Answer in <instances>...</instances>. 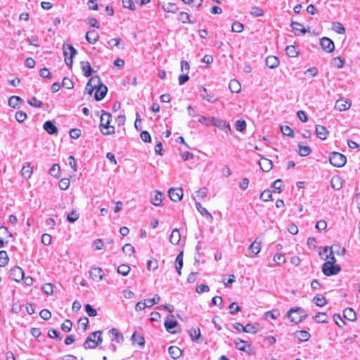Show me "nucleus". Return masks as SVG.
<instances>
[{"instance_id":"nucleus-1","label":"nucleus","mask_w":360,"mask_h":360,"mask_svg":"<svg viewBox=\"0 0 360 360\" xmlns=\"http://www.w3.org/2000/svg\"><path fill=\"white\" fill-rule=\"evenodd\" d=\"M101 131L104 135H110L115 133V127L110 126L111 115L108 112H103L100 118Z\"/></svg>"},{"instance_id":"nucleus-2","label":"nucleus","mask_w":360,"mask_h":360,"mask_svg":"<svg viewBox=\"0 0 360 360\" xmlns=\"http://www.w3.org/2000/svg\"><path fill=\"white\" fill-rule=\"evenodd\" d=\"M102 342V337L101 331H95L91 333L86 339L84 343L85 349H94Z\"/></svg>"},{"instance_id":"nucleus-3","label":"nucleus","mask_w":360,"mask_h":360,"mask_svg":"<svg viewBox=\"0 0 360 360\" xmlns=\"http://www.w3.org/2000/svg\"><path fill=\"white\" fill-rule=\"evenodd\" d=\"M63 55L66 65L71 68L72 65V58L77 54V50L69 44H63Z\"/></svg>"},{"instance_id":"nucleus-4","label":"nucleus","mask_w":360,"mask_h":360,"mask_svg":"<svg viewBox=\"0 0 360 360\" xmlns=\"http://www.w3.org/2000/svg\"><path fill=\"white\" fill-rule=\"evenodd\" d=\"M330 163L336 167H343L347 162L346 157L338 152H333L330 153L329 158Z\"/></svg>"},{"instance_id":"nucleus-5","label":"nucleus","mask_w":360,"mask_h":360,"mask_svg":"<svg viewBox=\"0 0 360 360\" xmlns=\"http://www.w3.org/2000/svg\"><path fill=\"white\" fill-rule=\"evenodd\" d=\"M340 270V266L335 263L325 262L322 266L323 273L328 276L336 275Z\"/></svg>"},{"instance_id":"nucleus-6","label":"nucleus","mask_w":360,"mask_h":360,"mask_svg":"<svg viewBox=\"0 0 360 360\" xmlns=\"http://www.w3.org/2000/svg\"><path fill=\"white\" fill-rule=\"evenodd\" d=\"M101 79L98 76L92 77L87 82L85 87V92L91 95L93 91L96 89L97 86L100 84Z\"/></svg>"},{"instance_id":"nucleus-7","label":"nucleus","mask_w":360,"mask_h":360,"mask_svg":"<svg viewBox=\"0 0 360 360\" xmlns=\"http://www.w3.org/2000/svg\"><path fill=\"white\" fill-rule=\"evenodd\" d=\"M168 195L172 201L179 202L183 198V189L181 188H172L168 191Z\"/></svg>"},{"instance_id":"nucleus-8","label":"nucleus","mask_w":360,"mask_h":360,"mask_svg":"<svg viewBox=\"0 0 360 360\" xmlns=\"http://www.w3.org/2000/svg\"><path fill=\"white\" fill-rule=\"evenodd\" d=\"M300 311L302 309L300 307L292 308L287 312L286 316L292 323H298L302 320L301 316L297 315L298 311Z\"/></svg>"},{"instance_id":"nucleus-9","label":"nucleus","mask_w":360,"mask_h":360,"mask_svg":"<svg viewBox=\"0 0 360 360\" xmlns=\"http://www.w3.org/2000/svg\"><path fill=\"white\" fill-rule=\"evenodd\" d=\"M261 241L256 238L248 247L249 256L255 257L261 251Z\"/></svg>"},{"instance_id":"nucleus-10","label":"nucleus","mask_w":360,"mask_h":360,"mask_svg":"<svg viewBox=\"0 0 360 360\" xmlns=\"http://www.w3.org/2000/svg\"><path fill=\"white\" fill-rule=\"evenodd\" d=\"M10 277L16 282H20L24 278V271L19 266H14L10 270Z\"/></svg>"},{"instance_id":"nucleus-11","label":"nucleus","mask_w":360,"mask_h":360,"mask_svg":"<svg viewBox=\"0 0 360 360\" xmlns=\"http://www.w3.org/2000/svg\"><path fill=\"white\" fill-rule=\"evenodd\" d=\"M320 45L323 50L328 53H331L335 49L333 41L328 37L321 38L320 39Z\"/></svg>"},{"instance_id":"nucleus-12","label":"nucleus","mask_w":360,"mask_h":360,"mask_svg":"<svg viewBox=\"0 0 360 360\" xmlns=\"http://www.w3.org/2000/svg\"><path fill=\"white\" fill-rule=\"evenodd\" d=\"M177 325L178 323L176 320L174 319L173 315L167 316L165 321V326L167 332H169V333H176V332L173 329L176 328Z\"/></svg>"},{"instance_id":"nucleus-13","label":"nucleus","mask_w":360,"mask_h":360,"mask_svg":"<svg viewBox=\"0 0 360 360\" xmlns=\"http://www.w3.org/2000/svg\"><path fill=\"white\" fill-rule=\"evenodd\" d=\"M211 122L212 125L215 126L221 130L226 128L229 129L230 132H231V128L230 124L227 123L226 121L223 120L222 119L212 117Z\"/></svg>"},{"instance_id":"nucleus-14","label":"nucleus","mask_w":360,"mask_h":360,"mask_svg":"<svg viewBox=\"0 0 360 360\" xmlns=\"http://www.w3.org/2000/svg\"><path fill=\"white\" fill-rule=\"evenodd\" d=\"M108 91V89L106 86L102 84L101 82L96 88V93L94 95V98L96 101L102 100L105 96L106 95Z\"/></svg>"},{"instance_id":"nucleus-15","label":"nucleus","mask_w":360,"mask_h":360,"mask_svg":"<svg viewBox=\"0 0 360 360\" xmlns=\"http://www.w3.org/2000/svg\"><path fill=\"white\" fill-rule=\"evenodd\" d=\"M89 276L93 280L98 282L103 278L104 273L101 268H92L89 270Z\"/></svg>"},{"instance_id":"nucleus-16","label":"nucleus","mask_w":360,"mask_h":360,"mask_svg":"<svg viewBox=\"0 0 360 360\" xmlns=\"http://www.w3.org/2000/svg\"><path fill=\"white\" fill-rule=\"evenodd\" d=\"M150 201L155 206H160L162 202V193L160 191H154L150 195Z\"/></svg>"},{"instance_id":"nucleus-17","label":"nucleus","mask_w":360,"mask_h":360,"mask_svg":"<svg viewBox=\"0 0 360 360\" xmlns=\"http://www.w3.org/2000/svg\"><path fill=\"white\" fill-rule=\"evenodd\" d=\"M351 106V103L348 100H338L335 103V108L339 111H345L348 110Z\"/></svg>"},{"instance_id":"nucleus-18","label":"nucleus","mask_w":360,"mask_h":360,"mask_svg":"<svg viewBox=\"0 0 360 360\" xmlns=\"http://www.w3.org/2000/svg\"><path fill=\"white\" fill-rule=\"evenodd\" d=\"M99 39V34L96 30H90L86 34V41L91 44H94Z\"/></svg>"},{"instance_id":"nucleus-19","label":"nucleus","mask_w":360,"mask_h":360,"mask_svg":"<svg viewBox=\"0 0 360 360\" xmlns=\"http://www.w3.org/2000/svg\"><path fill=\"white\" fill-rule=\"evenodd\" d=\"M109 333L112 335V341H115L117 343H122L123 342V335L117 329L112 328L109 330Z\"/></svg>"},{"instance_id":"nucleus-20","label":"nucleus","mask_w":360,"mask_h":360,"mask_svg":"<svg viewBox=\"0 0 360 360\" xmlns=\"http://www.w3.org/2000/svg\"><path fill=\"white\" fill-rule=\"evenodd\" d=\"M259 165L261 169L265 172L270 171L272 168V162L267 158H261Z\"/></svg>"},{"instance_id":"nucleus-21","label":"nucleus","mask_w":360,"mask_h":360,"mask_svg":"<svg viewBox=\"0 0 360 360\" xmlns=\"http://www.w3.org/2000/svg\"><path fill=\"white\" fill-rule=\"evenodd\" d=\"M317 136L321 140H326L328 137V131L326 127L322 125H317L316 127Z\"/></svg>"},{"instance_id":"nucleus-22","label":"nucleus","mask_w":360,"mask_h":360,"mask_svg":"<svg viewBox=\"0 0 360 360\" xmlns=\"http://www.w3.org/2000/svg\"><path fill=\"white\" fill-rule=\"evenodd\" d=\"M291 27L296 35L304 34L308 32L301 23L297 22H292Z\"/></svg>"},{"instance_id":"nucleus-23","label":"nucleus","mask_w":360,"mask_h":360,"mask_svg":"<svg viewBox=\"0 0 360 360\" xmlns=\"http://www.w3.org/2000/svg\"><path fill=\"white\" fill-rule=\"evenodd\" d=\"M266 65L271 69L277 68L279 65V60L277 57L269 56L266 58Z\"/></svg>"},{"instance_id":"nucleus-24","label":"nucleus","mask_w":360,"mask_h":360,"mask_svg":"<svg viewBox=\"0 0 360 360\" xmlns=\"http://www.w3.org/2000/svg\"><path fill=\"white\" fill-rule=\"evenodd\" d=\"M193 199L195 201V207L197 210L200 212V214L202 216H205L209 217L210 219H212V214L206 210V208L203 207L202 205L195 200V196H192Z\"/></svg>"},{"instance_id":"nucleus-25","label":"nucleus","mask_w":360,"mask_h":360,"mask_svg":"<svg viewBox=\"0 0 360 360\" xmlns=\"http://www.w3.org/2000/svg\"><path fill=\"white\" fill-rule=\"evenodd\" d=\"M168 352L170 356L174 359H179L182 353L180 348L176 346H170L168 349Z\"/></svg>"},{"instance_id":"nucleus-26","label":"nucleus","mask_w":360,"mask_h":360,"mask_svg":"<svg viewBox=\"0 0 360 360\" xmlns=\"http://www.w3.org/2000/svg\"><path fill=\"white\" fill-rule=\"evenodd\" d=\"M181 239V234L177 229H174L169 236V242L173 245H177Z\"/></svg>"},{"instance_id":"nucleus-27","label":"nucleus","mask_w":360,"mask_h":360,"mask_svg":"<svg viewBox=\"0 0 360 360\" xmlns=\"http://www.w3.org/2000/svg\"><path fill=\"white\" fill-rule=\"evenodd\" d=\"M183 258H184V254H183V252H181L177 255L176 260H175V263H174L175 269L179 275H181V271L183 267V263H184Z\"/></svg>"},{"instance_id":"nucleus-28","label":"nucleus","mask_w":360,"mask_h":360,"mask_svg":"<svg viewBox=\"0 0 360 360\" xmlns=\"http://www.w3.org/2000/svg\"><path fill=\"white\" fill-rule=\"evenodd\" d=\"M43 127L49 134H53L58 131V128L51 121L45 122Z\"/></svg>"},{"instance_id":"nucleus-29","label":"nucleus","mask_w":360,"mask_h":360,"mask_svg":"<svg viewBox=\"0 0 360 360\" xmlns=\"http://www.w3.org/2000/svg\"><path fill=\"white\" fill-rule=\"evenodd\" d=\"M313 302L319 307H323L327 304V300L323 295L317 294L314 296Z\"/></svg>"},{"instance_id":"nucleus-30","label":"nucleus","mask_w":360,"mask_h":360,"mask_svg":"<svg viewBox=\"0 0 360 360\" xmlns=\"http://www.w3.org/2000/svg\"><path fill=\"white\" fill-rule=\"evenodd\" d=\"M20 172L23 178L29 179L32 174V168L30 164L23 165Z\"/></svg>"},{"instance_id":"nucleus-31","label":"nucleus","mask_w":360,"mask_h":360,"mask_svg":"<svg viewBox=\"0 0 360 360\" xmlns=\"http://www.w3.org/2000/svg\"><path fill=\"white\" fill-rule=\"evenodd\" d=\"M344 317L350 321H354L356 320V313L352 308H347L343 311Z\"/></svg>"},{"instance_id":"nucleus-32","label":"nucleus","mask_w":360,"mask_h":360,"mask_svg":"<svg viewBox=\"0 0 360 360\" xmlns=\"http://www.w3.org/2000/svg\"><path fill=\"white\" fill-rule=\"evenodd\" d=\"M81 66L82 71L84 72V75L85 77H89L92 74V69L91 68V65L88 61H82Z\"/></svg>"},{"instance_id":"nucleus-33","label":"nucleus","mask_w":360,"mask_h":360,"mask_svg":"<svg viewBox=\"0 0 360 360\" xmlns=\"http://www.w3.org/2000/svg\"><path fill=\"white\" fill-rule=\"evenodd\" d=\"M229 87L231 91L233 93H238L241 89L240 84L236 79H232L230 81Z\"/></svg>"},{"instance_id":"nucleus-34","label":"nucleus","mask_w":360,"mask_h":360,"mask_svg":"<svg viewBox=\"0 0 360 360\" xmlns=\"http://www.w3.org/2000/svg\"><path fill=\"white\" fill-rule=\"evenodd\" d=\"M314 319L317 323H326L328 321V317L326 313L319 312L314 317Z\"/></svg>"},{"instance_id":"nucleus-35","label":"nucleus","mask_w":360,"mask_h":360,"mask_svg":"<svg viewBox=\"0 0 360 360\" xmlns=\"http://www.w3.org/2000/svg\"><path fill=\"white\" fill-rule=\"evenodd\" d=\"M200 96L203 99H205L209 103H214L217 100V98H214L213 96L209 94L207 89L205 87H202Z\"/></svg>"},{"instance_id":"nucleus-36","label":"nucleus","mask_w":360,"mask_h":360,"mask_svg":"<svg viewBox=\"0 0 360 360\" xmlns=\"http://www.w3.org/2000/svg\"><path fill=\"white\" fill-rule=\"evenodd\" d=\"M295 336L300 341H307L311 337L310 334L306 330L297 331Z\"/></svg>"},{"instance_id":"nucleus-37","label":"nucleus","mask_w":360,"mask_h":360,"mask_svg":"<svg viewBox=\"0 0 360 360\" xmlns=\"http://www.w3.org/2000/svg\"><path fill=\"white\" fill-rule=\"evenodd\" d=\"M234 344L236 347L240 351L248 352V350H246V347L248 345V343L246 341L242 340L240 339L235 340Z\"/></svg>"},{"instance_id":"nucleus-38","label":"nucleus","mask_w":360,"mask_h":360,"mask_svg":"<svg viewBox=\"0 0 360 360\" xmlns=\"http://www.w3.org/2000/svg\"><path fill=\"white\" fill-rule=\"evenodd\" d=\"M330 250H333V252L338 255H345L346 253V250L345 248H341L338 244H334L333 245L330 247Z\"/></svg>"},{"instance_id":"nucleus-39","label":"nucleus","mask_w":360,"mask_h":360,"mask_svg":"<svg viewBox=\"0 0 360 360\" xmlns=\"http://www.w3.org/2000/svg\"><path fill=\"white\" fill-rule=\"evenodd\" d=\"M285 51L286 54L291 58H295L299 54V52L297 51V49L292 45L288 46L285 48Z\"/></svg>"},{"instance_id":"nucleus-40","label":"nucleus","mask_w":360,"mask_h":360,"mask_svg":"<svg viewBox=\"0 0 360 360\" xmlns=\"http://www.w3.org/2000/svg\"><path fill=\"white\" fill-rule=\"evenodd\" d=\"M331 186L335 190H340L342 188L341 179L338 176H333L331 179Z\"/></svg>"},{"instance_id":"nucleus-41","label":"nucleus","mask_w":360,"mask_h":360,"mask_svg":"<svg viewBox=\"0 0 360 360\" xmlns=\"http://www.w3.org/2000/svg\"><path fill=\"white\" fill-rule=\"evenodd\" d=\"M200 335V330L199 328H192L190 331V336L193 342H198Z\"/></svg>"},{"instance_id":"nucleus-42","label":"nucleus","mask_w":360,"mask_h":360,"mask_svg":"<svg viewBox=\"0 0 360 360\" xmlns=\"http://www.w3.org/2000/svg\"><path fill=\"white\" fill-rule=\"evenodd\" d=\"M131 340L134 343H136L140 346H143L145 344L144 338L142 335L136 334L134 333L131 336Z\"/></svg>"},{"instance_id":"nucleus-43","label":"nucleus","mask_w":360,"mask_h":360,"mask_svg":"<svg viewBox=\"0 0 360 360\" xmlns=\"http://www.w3.org/2000/svg\"><path fill=\"white\" fill-rule=\"evenodd\" d=\"M21 101H22V99L20 97L16 96H12L8 99V105H9V106L15 108L17 106H18V105L20 104V103Z\"/></svg>"},{"instance_id":"nucleus-44","label":"nucleus","mask_w":360,"mask_h":360,"mask_svg":"<svg viewBox=\"0 0 360 360\" xmlns=\"http://www.w3.org/2000/svg\"><path fill=\"white\" fill-rule=\"evenodd\" d=\"M332 30L338 34H345V29L342 23L336 22L332 25Z\"/></svg>"},{"instance_id":"nucleus-45","label":"nucleus","mask_w":360,"mask_h":360,"mask_svg":"<svg viewBox=\"0 0 360 360\" xmlns=\"http://www.w3.org/2000/svg\"><path fill=\"white\" fill-rule=\"evenodd\" d=\"M299 146V153L301 156H307L311 152V150L308 146H302L301 144L298 145Z\"/></svg>"},{"instance_id":"nucleus-46","label":"nucleus","mask_w":360,"mask_h":360,"mask_svg":"<svg viewBox=\"0 0 360 360\" xmlns=\"http://www.w3.org/2000/svg\"><path fill=\"white\" fill-rule=\"evenodd\" d=\"M178 20L182 23H193V22L190 20L189 15L186 12H181L179 14Z\"/></svg>"},{"instance_id":"nucleus-47","label":"nucleus","mask_w":360,"mask_h":360,"mask_svg":"<svg viewBox=\"0 0 360 360\" xmlns=\"http://www.w3.org/2000/svg\"><path fill=\"white\" fill-rule=\"evenodd\" d=\"M60 166L58 164H54L49 169V173L53 177H58L60 175Z\"/></svg>"},{"instance_id":"nucleus-48","label":"nucleus","mask_w":360,"mask_h":360,"mask_svg":"<svg viewBox=\"0 0 360 360\" xmlns=\"http://www.w3.org/2000/svg\"><path fill=\"white\" fill-rule=\"evenodd\" d=\"M8 262V257L7 255V252L6 251L1 250L0 251V266H5Z\"/></svg>"},{"instance_id":"nucleus-49","label":"nucleus","mask_w":360,"mask_h":360,"mask_svg":"<svg viewBox=\"0 0 360 360\" xmlns=\"http://www.w3.org/2000/svg\"><path fill=\"white\" fill-rule=\"evenodd\" d=\"M281 130L284 136L291 138L294 137V131L290 127L281 126Z\"/></svg>"},{"instance_id":"nucleus-50","label":"nucleus","mask_w":360,"mask_h":360,"mask_svg":"<svg viewBox=\"0 0 360 360\" xmlns=\"http://www.w3.org/2000/svg\"><path fill=\"white\" fill-rule=\"evenodd\" d=\"M280 316V311L278 309H274L271 311H269L264 314L265 319H268L269 317L272 319H276Z\"/></svg>"},{"instance_id":"nucleus-51","label":"nucleus","mask_w":360,"mask_h":360,"mask_svg":"<svg viewBox=\"0 0 360 360\" xmlns=\"http://www.w3.org/2000/svg\"><path fill=\"white\" fill-rule=\"evenodd\" d=\"M231 29L234 32L240 33L244 30V26L241 22L236 21L232 24Z\"/></svg>"},{"instance_id":"nucleus-52","label":"nucleus","mask_w":360,"mask_h":360,"mask_svg":"<svg viewBox=\"0 0 360 360\" xmlns=\"http://www.w3.org/2000/svg\"><path fill=\"white\" fill-rule=\"evenodd\" d=\"M130 269H130V267L128 265H127V264H121L117 268V272L120 274L125 276L128 275Z\"/></svg>"},{"instance_id":"nucleus-53","label":"nucleus","mask_w":360,"mask_h":360,"mask_svg":"<svg viewBox=\"0 0 360 360\" xmlns=\"http://www.w3.org/2000/svg\"><path fill=\"white\" fill-rule=\"evenodd\" d=\"M122 251L125 255H131L135 252V249L131 244L127 243L122 247Z\"/></svg>"},{"instance_id":"nucleus-54","label":"nucleus","mask_w":360,"mask_h":360,"mask_svg":"<svg viewBox=\"0 0 360 360\" xmlns=\"http://www.w3.org/2000/svg\"><path fill=\"white\" fill-rule=\"evenodd\" d=\"M160 297L158 294L155 295V297L152 299L145 300L148 307H150L153 306L154 304H158L160 302Z\"/></svg>"},{"instance_id":"nucleus-55","label":"nucleus","mask_w":360,"mask_h":360,"mask_svg":"<svg viewBox=\"0 0 360 360\" xmlns=\"http://www.w3.org/2000/svg\"><path fill=\"white\" fill-rule=\"evenodd\" d=\"M158 268V262L156 259H150L147 261V269L155 271Z\"/></svg>"},{"instance_id":"nucleus-56","label":"nucleus","mask_w":360,"mask_h":360,"mask_svg":"<svg viewBox=\"0 0 360 360\" xmlns=\"http://www.w3.org/2000/svg\"><path fill=\"white\" fill-rule=\"evenodd\" d=\"M79 217V213L76 210H72L67 217L68 221L73 223L76 221Z\"/></svg>"},{"instance_id":"nucleus-57","label":"nucleus","mask_w":360,"mask_h":360,"mask_svg":"<svg viewBox=\"0 0 360 360\" xmlns=\"http://www.w3.org/2000/svg\"><path fill=\"white\" fill-rule=\"evenodd\" d=\"M274 261L278 265L284 264L285 262V255L283 254H276L274 256Z\"/></svg>"},{"instance_id":"nucleus-58","label":"nucleus","mask_w":360,"mask_h":360,"mask_svg":"<svg viewBox=\"0 0 360 360\" xmlns=\"http://www.w3.org/2000/svg\"><path fill=\"white\" fill-rule=\"evenodd\" d=\"M41 288L46 295H52L53 292V285L51 283H45Z\"/></svg>"},{"instance_id":"nucleus-59","label":"nucleus","mask_w":360,"mask_h":360,"mask_svg":"<svg viewBox=\"0 0 360 360\" xmlns=\"http://www.w3.org/2000/svg\"><path fill=\"white\" fill-rule=\"evenodd\" d=\"M58 186L61 190H67L70 186V180L68 179H62L58 184Z\"/></svg>"},{"instance_id":"nucleus-60","label":"nucleus","mask_w":360,"mask_h":360,"mask_svg":"<svg viewBox=\"0 0 360 360\" xmlns=\"http://www.w3.org/2000/svg\"><path fill=\"white\" fill-rule=\"evenodd\" d=\"M272 196L270 191H264L260 195V199L264 202H267L271 200Z\"/></svg>"},{"instance_id":"nucleus-61","label":"nucleus","mask_w":360,"mask_h":360,"mask_svg":"<svg viewBox=\"0 0 360 360\" xmlns=\"http://www.w3.org/2000/svg\"><path fill=\"white\" fill-rule=\"evenodd\" d=\"M62 86L65 87L68 89H72L74 85L71 79L68 77H65L62 82Z\"/></svg>"},{"instance_id":"nucleus-62","label":"nucleus","mask_w":360,"mask_h":360,"mask_svg":"<svg viewBox=\"0 0 360 360\" xmlns=\"http://www.w3.org/2000/svg\"><path fill=\"white\" fill-rule=\"evenodd\" d=\"M246 128V122L245 120H238L236 122V129L238 131H243Z\"/></svg>"},{"instance_id":"nucleus-63","label":"nucleus","mask_w":360,"mask_h":360,"mask_svg":"<svg viewBox=\"0 0 360 360\" xmlns=\"http://www.w3.org/2000/svg\"><path fill=\"white\" fill-rule=\"evenodd\" d=\"M15 117L18 122H22L27 118V114L22 111H18L15 113Z\"/></svg>"},{"instance_id":"nucleus-64","label":"nucleus","mask_w":360,"mask_h":360,"mask_svg":"<svg viewBox=\"0 0 360 360\" xmlns=\"http://www.w3.org/2000/svg\"><path fill=\"white\" fill-rule=\"evenodd\" d=\"M209 290H210V287L205 284L198 285L196 286V288H195V291L199 294L208 292Z\"/></svg>"}]
</instances>
